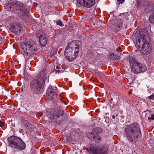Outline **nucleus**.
<instances>
[{"label":"nucleus","mask_w":154,"mask_h":154,"mask_svg":"<svg viewBox=\"0 0 154 154\" xmlns=\"http://www.w3.org/2000/svg\"><path fill=\"white\" fill-rule=\"evenodd\" d=\"M149 20L151 23L154 24V14L150 16Z\"/></svg>","instance_id":"obj_17"},{"label":"nucleus","mask_w":154,"mask_h":154,"mask_svg":"<svg viewBox=\"0 0 154 154\" xmlns=\"http://www.w3.org/2000/svg\"><path fill=\"white\" fill-rule=\"evenodd\" d=\"M121 53H120L119 54H117L116 56L117 57H121Z\"/></svg>","instance_id":"obj_26"},{"label":"nucleus","mask_w":154,"mask_h":154,"mask_svg":"<svg viewBox=\"0 0 154 154\" xmlns=\"http://www.w3.org/2000/svg\"><path fill=\"white\" fill-rule=\"evenodd\" d=\"M125 131L127 139L131 142H136L141 137L139 126L136 123H133L127 126L125 129Z\"/></svg>","instance_id":"obj_3"},{"label":"nucleus","mask_w":154,"mask_h":154,"mask_svg":"<svg viewBox=\"0 0 154 154\" xmlns=\"http://www.w3.org/2000/svg\"><path fill=\"white\" fill-rule=\"evenodd\" d=\"M108 149L103 148L102 149L91 147L88 152L91 154H107Z\"/></svg>","instance_id":"obj_9"},{"label":"nucleus","mask_w":154,"mask_h":154,"mask_svg":"<svg viewBox=\"0 0 154 154\" xmlns=\"http://www.w3.org/2000/svg\"><path fill=\"white\" fill-rule=\"evenodd\" d=\"M56 23L58 25L60 26H63L64 25L60 20H58L56 22Z\"/></svg>","instance_id":"obj_19"},{"label":"nucleus","mask_w":154,"mask_h":154,"mask_svg":"<svg viewBox=\"0 0 154 154\" xmlns=\"http://www.w3.org/2000/svg\"><path fill=\"white\" fill-rule=\"evenodd\" d=\"M39 42L40 44L42 46H45L47 43V40L44 34L40 35L39 36Z\"/></svg>","instance_id":"obj_12"},{"label":"nucleus","mask_w":154,"mask_h":154,"mask_svg":"<svg viewBox=\"0 0 154 154\" xmlns=\"http://www.w3.org/2000/svg\"><path fill=\"white\" fill-rule=\"evenodd\" d=\"M150 40L148 33L145 32L141 31L140 36L137 38L135 45L138 48L142 46L140 49V52L143 54L147 55L152 51V46L150 43Z\"/></svg>","instance_id":"obj_2"},{"label":"nucleus","mask_w":154,"mask_h":154,"mask_svg":"<svg viewBox=\"0 0 154 154\" xmlns=\"http://www.w3.org/2000/svg\"><path fill=\"white\" fill-rule=\"evenodd\" d=\"M78 3L82 6L88 8L93 6L95 3V0H77Z\"/></svg>","instance_id":"obj_8"},{"label":"nucleus","mask_w":154,"mask_h":154,"mask_svg":"<svg viewBox=\"0 0 154 154\" xmlns=\"http://www.w3.org/2000/svg\"><path fill=\"white\" fill-rule=\"evenodd\" d=\"M74 60L73 58H66V60H67L68 61H69V62H71L73 61Z\"/></svg>","instance_id":"obj_22"},{"label":"nucleus","mask_w":154,"mask_h":154,"mask_svg":"<svg viewBox=\"0 0 154 154\" xmlns=\"http://www.w3.org/2000/svg\"><path fill=\"white\" fill-rule=\"evenodd\" d=\"M96 130V128H94V129H93V131H95V130Z\"/></svg>","instance_id":"obj_32"},{"label":"nucleus","mask_w":154,"mask_h":154,"mask_svg":"<svg viewBox=\"0 0 154 154\" xmlns=\"http://www.w3.org/2000/svg\"><path fill=\"white\" fill-rule=\"evenodd\" d=\"M63 112L57 109L51 111L50 113V118L51 120H53L54 122H57V120L60 116H62Z\"/></svg>","instance_id":"obj_10"},{"label":"nucleus","mask_w":154,"mask_h":154,"mask_svg":"<svg viewBox=\"0 0 154 154\" xmlns=\"http://www.w3.org/2000/svg\"><path fill=\"white\" fill-rule=\"evenodd\" d=\"M125 0H117V2H119V4H122L123 3Z\"/></svg>","instance_id":"obj_21"},{"label":"nucleus","mask_w":154,"mask_h":154,"mask_svg":"<svg viewBox=\"0 0 154 154\" xmlns=\"http://www.w3.org/2000/svg\"><path fill=\"white\" fill-rule=\"evenodd\" d=\"M113 54V57H115L116 56V55L115 56L114 54Z\"/></svg>","instance_id":"obj_30"},{"label":"nucleus","mask_w":154,"mask_h":154,"mask_svg":"<svg viewBox=\"0 0 154 154\" xmlns=\"http://www.w3.org/2000/svg\"><path fill=\"white\" fill-rule=\"evenodd\" d=\"M47 89V94L49 97V98L52 99L56 97L57 93L58 90L56 87H54L52 88V87L50 86Z\"/></svg>","instance_id":"obj_11"},{"label":"nucleus","mask_w":154,"mask_h":154,"mask_svg":"<svg viewBox=\"0 0 154 154\" xmlns=\"http://www.w3.org/2000/svg\"><path fill=\"white\" fill-rule=\"evenodd\" d=\"M149 121L151 122L152 120L154 119V112H150V114L149 115L148 117Z\"/></svg>","instance_id":"obj_16"},{"label":"nucleus","mask_w":154,"mask_h":154,"mask_svg":"<svg viewBox=\"0 0 154 154\" xmlns=\"http://www.w3.org/2000/svg\"><path fill=\"white\" fill-rule=\"evenodd\" d=\"M131 71L137 74L144 72L147 70V66L145 63L139 62L136 58H129Z\"/></svg>","instance_id":"obj_5"},{"label":"nucleus","mask_w":154,"mask_h":154,"mask_svg":"<svg viewBox=\"0 0 154 154\" xmlns=\"http://www.w3.org/2000/svg\"><path fill=\"white\" fill-rule=\"evenodd\" d=\"M37 5V3H33V6L34 7L36 6Z\"/></svg>","instance_id":"obj_25"},{"label":"nucleus","mask_w":154,"mask_h":154,"mask_svg":"<svg viewBox=\"0 0 154 154\" xmlns=\"http://www.w3.org/2000/svg\"><path fill=\"white\" fill-rule=\"evenodd\" d=\"M117 51L118 52H121V50L120 49L117 48Z\"/></svg>","instance_id":"obj_28"},{"label":"nucleus","mask_w":154,"mask_h":154,"mask_svg":"<svg viewBox=\"0 0 154 154\" xmlns=\"http://www.w3.org/2000/svg\"><path fill=\"white\" fill-rule=\"evenodd\" d=\"M15 6L16 10L19 11L22 9L23 5V3L20 2H18L15 3Z\"/></svg>","instance_id":"obj_13"},{"label":"nucleus","mask_w":154,"mask_h":154,"mask_svg":"<svg viewBox=\"0 0 154 154\" xmlns=\"http://www.w3.org/2000/svg\"><path fill=\"white\" fill-rule=\"evenodd\" d=\"M87 137L91 140L95 139V135L92 134L91 132H89L87 134Z\"/></svg>","instance_id":"obj_15"},{"label":"nucleus","mask_w":154,"mask_h":154,"mask_svg":"<svg viewBox=\"0 0 154 154\" xmlns=\"http://www.w3.org/2000/svg\"><path fill=\"white\" fill-rule=\"evenodd\" d=\"M21 30V27L20 25H16L14 26L13 31L15 33H20Z\"/></svg>","instance_id":"obj_14"},{"label":"nucleus","mask_w":154,"mask_h":154,"mask_svg":"<svg viewBox=\"0 0 154 154\" xmlns=\"http://www.w3.org/2000/svg\"><path fill=\"white\" fill-rule=\"evenodd\" d=\"M80 41H74L69 43L66 48L64 55L66 58H76L78 56L79 51V45Z\"/></svg>","instance_id":"obj_4"},{"label":"nucleus","mask_w":154,"mask_h":154,"mask_svg":"<svg viewBox=\"0 0 154 154\" xmlns=\"http://www.w3.org/2000/svg\"><path fill=\"white\" fill-rule=\"evenodd\" d=\"M23 123H24L25 124V126L26 127L27 129L29 128V126H30V124L26 120L22 122Z\"/></svg>","instance_id":"obj_18"},{"label":"nucleus","mask_w":154,"mask_h":154,"mask_svg":"<svg viewBox=\"0 0 154 154\" xmlns=\"http://www.w3.org/2000/svg\"><path fill=\"white\" fill-rule=\"evenodd\" d=\"M137 51H138V50H136V51L135 52H137Z\"/></svg>","instance_id":"obj_34"},{"label":"nucleus","mask_w":154,"mask_h":154,"mask_svg":"<svg viewBox=\"0 0 154 154\" xmlns=\"http://www.w3.org/2000/svg\"><path fill=\"white\" fill-rule=\"evenodd\" d=\"M19 131L21 133H23V130L22 129H20Z\"/></svg>","instance_id":"obj_24"},{"label":"nucleus","mask_w":154,"mask_h":154,"mask_svg":"<svg viewBox=\"0 0 154 154\" xmlns=\"http://www.w3.org/2000/svg\"><path fill=\"white\" fill-rule=\"evenodd\" d=\"M10 75H11V73H9Z\"/></svg>","instance_id":"obj_33"},{"label":"nucleus","mask_w":154,"mask_h":154,"mask_svg":"<svg viewBox=\"0 0 154 154\" xmlns=\"http://www.w3.org/2000/svg\"><path fill=\"white\" fill-rule=\"evenodd\" d=\"M21 46L24 50L25 55L28 57H31L38 50L37 44L34 41L30 42L29 40V42H22Z\"/></svg>","instance_id":"obj_6"},{"label":"nucleus","mask_w":154,"mask_h":154,"mask_svg":"<svg viewBox=\"0 0 154 154\" xmlns=\"http://www.w3.org/2000/svg\"><path fill=\"white\" fill-rule=\"evenodd\" d=\"M4 125V123L2 121L0 120V127H2Z\"/></svg>","instance_id":"obj_23"},{"label":"nucleus","mask_w":154,"mask_h":154,"mask_svg":"<svg viewBox=\"0 0 154 154\" xmlns=\"http://www.w3.org/2000/svg\"><path fill=\"white\" fill-rule=\"evenodd\" d=\"M118 27L119 28H120V26H118Z\"/></svg>","instance_id":"obj_35"},{"label":"nucleus","mask_w":154,"mask_h":154,"mask_svg":"<svg viewBox=\"0 0 154 154\" xmlns=\"http://www.w3.org/2000/svg\"><path fill=\"white\" fill-rule=\"evenodd\" d=\"M112 118L113 119H114L116 118V116L115 115H112Z\"/></svg>","instance_id":"obj_29"},{"label":"nucleus","mask_w":154,"mask_h":154,"mask_svg":"<svg viewBox=\"0 0 154 154\" xmlns=\"http://www.w3.org/2000/svg\"><path fill=\"white\" fill-rule=\"evenodd\" d=\"M96 140H97L98 141V142H100L101 140V137L99 135H97V137L96 139H94Z\"/></svg>","instance_id":"obj_20"},{"label":"nucleus","mask_w":154,"mask_h":154,"mask_svg":"<svg viewBox=\"0 0 154 154\" xmlns=\"http://www.w3.org/2000/svg\"><path fill=\"white\" fill-rule=\"evenodd\" d=\"M28 60V58L27 59H25V61L26 62H27Z\"/></svg>","instance_id":"obj_31"},{"label":"nucleus","mask_w":154,"mask_h":154,"mask_svg":"<svg viewBox=\"0 0 154 154\" xmlns=\"http://www.w3.org/2000/svg\"><path fill=\"white\" fill-rule=\"evenodd\" d=\"M137 1L139 2V0H137Z\"/></svg>","instance_id":"obj_36"},{"label":"nucleus","mask_w":154,"mask_h":154,"mask_svg":"<svg viewBox=\"0 0 154 154\" xmlns=\"http://www.w3.org/2000/svg\"><path fill=\"white\" fill-rule=\"evenodd\" d=\"M47 78V71L45 69H44L31 81L30 88L34 90L37 94L42 93L44 91L45 81Z\"/></svg>","instance_id":"obj_1"},{"label":"nucleus","mask_w":154,"mask_h":154,"mask_svg":"<svg viewBox=\"0 0 154 154\" xmlns=\"http://www.w3.org/2000/svg\"><path fill=\"white\" fill-rule=\"evenodd\" d=\"M8 141L9 143V146L12 147L23 150L26 147L25 143L18 137L11 136L8 137Z\"/></svg>","instance_id":"obj_7"},{"label":"nucleus","mask_w":154,"mask_h":154,"mask_svg":"<svg viewBox=\"0 0 154 154\" xmlns=\"http://www.w3.org/2000/svg\"><path fill=\"white\" fill-rule=\"evenodd\" d=\"M110 59H112V60H117L118 59H119V58H110Z\"/></svg>","instance_id":"obj_27"}]
</instances>
